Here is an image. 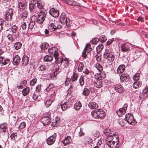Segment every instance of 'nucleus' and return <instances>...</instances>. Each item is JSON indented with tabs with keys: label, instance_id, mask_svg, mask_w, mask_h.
<instances>
[{
	"label": "nucleus",
	"instance_id": "obj_1",
	"mask_svg": "<svg viewBox=\"0 0 148 148\" xmlns=\"http://www.w3.org/2000/svg\"><path fill=\"white\" fill-rule=\"evenodd\" d=\"M91 114L92 117L95 119H102L105 116L104 111L100 109L92 111Z\"/></svg>",
	"mask_w": 148,
	"mask_h": 148
},
{
	"label": "nucleus",
	"instance_id": "obj_2",
	"mask_svg": "<svg viewBox=\"0 0 148 148\" xmlns=\"http://www.w3.org/2000/svg\"><path fill=\"white\" fill-rule=\"evenodd\" d=\"M103 57L105 59L111 62L113 61L114 59V53L106 49L103 54Z\"/></svg>",
	"mask_w": 148,
	"mask_h": 148
},
{
	"label": "nucleus",
	"instance_id": "obj_3",
	"mask_svg": "<svg viewBox=\"0 0 148 148\" xmlns=\"http://www.w3.org/2000/svg\"><path fill=\"white\" fill-rule=\"evenodd\" d=\"M60 23L63 25L66 24L67 27L69 26L70 20L69 18H66V15L64 13H62L60 18Z\"/></svg>",
	"mask_w": 148,
	"mask_h": 148
},
{
	"label": "nucleus",
	"instance_id": "obj_4",
	"mask_svg": "<svg viewBox=\"0 0 148 148\" xmlns=\"http://www.w3.org/2000/svg\"><path fill=\"white\" fill-rule=\"evenodd\" d=\"M46 13L43 11H41L39 13L37 18L36 21L38 23H43L46 18Z\"/></svg>",
	"mask_w": 148,
	"mask_h": 148
},
{
	"label": "nucleus",
	"instance_id": "obj_5",
	"mask_svg": "<svg viewBox=\"0 0 148 148\" xmlns=\"http://www.w3.org/2000/svg\"><path fill=\"white\" fill-rule=\"evenodd\" d=\"M125 118L126 121L129 124L135 125L136 123V121L134 119L133 116L131 114H126Z\"/></svg>",
	"mask_w": 148,
	"mask_h": 148
},
{
	"label": "nucleus",
	"instance_id": "obj_6",
	"mask_svg": "<svg viewBox=\"0 0 148 148\" xmlns=\"http://www.w3.org/2000/svg\"><path fill=\"white\" fill-rule=\"evenodd\" d=\"M113 136L116 138L117 140L116 142H115V141H113L112 142H107L106 143L107 144L110 148H118L119 147V143L118 142V140L117 139L118 136L116 134H113Z\"/></svg>",
	"mask_w": 148,
	"mask_h": 148
},
{
	"label": "nucleus",
	"instance_id": "obj_7",
	"mask_svg": "<svg viewBox=\"0 0 148 148\" xmlns=\"http://www.w3.org/2000/svg\"><path fill=\"white\" fill-rule=\"evenodd\" d=\"M62 27V26L60 25L56 26L53 23H50L48 25V28L49 30L51 32L56 31L57 29H59Z\"/></svg>",
	"mask_w": 148,
	"mask_h": 148
},
{
	"label": "nucleus",
	"instance_id": "obj_8",
	"mask_svg": "<svg viewBox=\"0 0 148 148\" xmlns=\"http://www.w3.org/2000/svg\"><path fill=\"white\" fill-rule=\"evenodd\" d=\"M58 51V49L56 47L51 48L48 49L49 53L51 54L52 56H53L56 58L57 56L59 55Z\"/></svg>",
	"mask_w": 148,
	"mask_h": 148
},
{
	"label": "nucleus",
	"instance_id": "obj_9",
	"mask_svg": "<svg viewBox=\"0 0 148 148\" xmlns=\"http://www.w3.org/2000/svg\"><path fill=\"white\" fill-rule=\"evenodd\" d=\"M56 134L54 133L53 135L47 138V142L49 145H51L54 143L56 139Z\"/></svg>",
	"mask_w": 148,
	"mask_h": 148
},
{
	"label": "nucleus",
	"instance_id": "obj_10",
	"mask_svg": "<svg viewBox=\"0 0 148 148\" xmlns=\"http://www.w3.org/2000/svg\"><path fill=\"white\" fill-rule=\"evenodd\" d=\"M13 12V10L12 9H10L8 10L5 14V20L10 21L12 19Z\"/></svg>",
	"mask_w": 148,
	"mask_h": 148
},
{
	"label": "nucleus",
	"instance_id": "obj_11",
	"mask_svg": "<svg viewBox=\"0 0 148 148\" xmlns=\"http://www.w3.org/2000/svg\"><path fill=\"white\" fill-rule=\"evenodd\" d=\"M49 14L54 17H57L59 15L58 10L53 8H51L49 11Z\"/></svg>",
	"mask_w": 148,
	"mask_h": 148
},
{
	"label": "nucleus",
	"instance_id": "obj_12",
	"mask_svg": "<svg viewBox=\"0 0 148 148\" xmlns=\"http://www.w3.org/2000/svg\"><path fill=\"white\" fill-rule=\"evenodd\" d=\"M36 3H30L29 4V8L31 12L33 13H37V8H36Z\"/></svg>",
	"mask_w": 148,
	"mask_h": 148
},
{
	"label": "nucleus",
	"instance_id": "obj_13",
	"mask_svg": "<svg viewBox=\"0 0 148 148\" xmlns=\"http://www.w3.org/2000/svg\"><path fill=\"white\" fill-rule=\"evenodd\" d=\"M41 121L44 125L45 126L51 123V119L48 117L45 116L42 118Z\"/></svg>",
	"mask_w": 148,
	"mask_h": 148
},
{
	"label": "nucleus",
	"instance_id": "obj_14",
	"mask_svg": "<svg viewBox=\"0 0 148 148\" xmlns=\"http://www.w3.org/2000/svg\"><path fill=\"white\" fill-rule=\"evenodd\" d=\"M21 66H25L27 65L29 63V58L26 56H23L22 58Z\"/></svg>",
	"mask_w": 148,
	"mask_h": 148
},
{
	"label": "nucleus",
	"instance_id": "obj_15",
	"mask_svg": "<svg viewBox=\"0 0 148 148\" xmlns=\"http://www.w3.org/2000/svg\"><path fill=\"white\" fill-rule=\"evenodd\" d=\"M94 85L96 87L98 88H101L103 85L102 81L101 79L95 78Z\"/></svg>",
	"mask_w": 148,
	"mask_h": 148
},
{
	"label": "nucleus",
	"instance_id": "obj_16",
	"mask_svg": "<svg viewBox=\"0 0 148 148\" xmlns=\"http://www.w3.org/2000/svg\"><path fill=\"white\" fill-rule=\"evenodd\" d=\"M130 48L129 45L126 43L123 44L121 46V51L123 52H127L130 51Z\"/></svg>",
	"mask_w": 148,
	"mask_h": 148
},
{
	"label": "nucleus",
	"instance_id": "obj_17",
	"mask_svg": "<svg viewBox=\"0 0 148 148\" xmlns=\"http://www.w3.org/2000/svg\"><path fill=\"white\" fill-rule=\"evenodd\" d=\"M21 58L18 55H16L13 58L12 63L14 65L17 66L18 65L20 62Z\"/></svg>",
	"mask_w": 148,
	"mask_h": 148
},
{
	"label": "nucleus",
	"instance_id": "obj_18",
	"mask_svg": "<svg viewBox=\"0 0 148 148\" xmlns=\"http://www.w3.org/2000/svg\"><path fill=\"white\" fill-rule=\"evenodd\" d=\"M94 76L95 78L102 80L106 77V75L105 73H96L95 75Z\"/></svg>",
	"mask_w": 148,
	"mask_h": 148
},
{
	"label": "nucleus",
	"instance_id": "obj_19",
	"mask_svg": "<svg viewBox=\"0 0 148 148\" xmlns=\"http://www.w3.org/2000/svg\"><path fill=\"white\" fill-rule=\"evenodd\" d=\"M9 59H5L4 57H0V64L1 65H5L8 64L10 62Z\"/></svg>",
	"mask_w": 148,
	"mask_h": 148
},
{
	"label": "nucleus",
	"instance_id": "obj_20",
	"mask_svg": "<svg viewBox=\"0 0 148 148\" xmlns=\"http://www.w3.org/2000/svg\"><path fill=\"white\" fill-rule=\"evenodd\" d=\"M114 89L116 92L119 93H121L123 91V87L120 85H116L115 86Z\"/></svg>",
	"mask_w": 148,
	"mask_h": 148
},
{
	"label": "nucleus",
	"instance_id": "obj_21",
	"mask_svg": "<svg viewBox=\"0 0 148 148\" xmlns=\"http://www.w3.org/2000/svg\"><path fill=\"white\" fill-rule=\"evenodd\" d=\"M125 66L123 64L120 65L118 68L117 71L118 73H123L125 69Z\"/></svg>",
	"mask_w": 148,
	"mask_h": 148
},
{
	"label": "nucleus",
	"instance_id": "obj_22",
	"mask_svg": "<svg viewBox=\"0 0 148 148\" xmlns=\"http://www.w3.org/2000/svg\"><path fill=\"white\" fill-rule=\"evenodd\" d=\"M89 108L91 109H95L98 107V105L95 102H90L88 104Z\"/></svg>",
	"mask_w": 148,
	"mask_h": 148
},
{
	"label": "nucleus",
	"instance_id": "obj_23",
	"mask_svg": "<svg viewBox=\"0 0 148 148\" xmlns=\"http://www.w3.org/2000/svg\"><path fill=\"white\" fill-rule=\"evenodd\" d=\"M127 104H125L124 105V107L121 108H120L119 110V112L121 114H124L126 112V111L127 110Z\"/></svg>",
	"mask_w": 148,
	"mask_h": 148
},
{
	"label": "nucleus",
	"instance_id": "obj_24",
	"mask_svg": "<svg viewBox=\"0 0 148 148\" xmlns=\"http://www.w3.org/2000/svg\"><path fill=\"white\" fill-rule=\"evenodd\" d=\"M71 141V137L69 136H67L64 140H63V143L65 145L70 143Z\"/></svg>",
	"mask_w": 148,
	"mask_h": 148
},
{
	"label": "nucleus",
	"instance_id": "obj_25",
	"mask_svg": "<svg viewBox=\"0 0 148 148\" xmlns=\"http://www.w3.org/2000/svg\"><path fill=\"white\" fill-rule=\"evenodd\" d=\"M69 103L66 102L61 105V108L62 110L63 111L66 110L69 107Z\"/></svg>",
	"mask_w": 148,
	"mask_h": 148
},
{
	"label": "nucleus",
	"instance_id": "obj_26",
	"mask_svg": "<svg viewBox=\"0 0 148 148\" xmlns=\"http://www.w3.org/2000/svg\"><path fill=\"white\" fill-rule=\"evenodd\" d=\"M53 59V56L46 55L44 58V60L46 62H51Z\"/></svg>",
	"mask_w": 148,
	"mask_h": 148
},
{
	"label": "nucleus",
	"instance_id": "obj_27",
	"mask_svg": "<svg viewBox=\"0 0 148 148\" xmlns=\"http://www.w3.org/2000/svg\"><path fill=\"white\" fill-rule=\"evenodd\" d=\"M142 84L141 82L136 81L134 83L133 86L134 88H137L141 87Z\"/></svg>",
	"mask_w": 148,
	"mask_h": 148
},
{
	"label": "nucleus",
	"instance_id": "obj_28",
	"mask_svg": "<svg viewBox=\"0 0 148 148\" xmlns=\"http://www.w3.org/2000/svg\"><path fill=\"white\" fill-rule=\"evenodd\" d=\"M82 106V104L81 102L79 101H77L75 104L74 108L76 110H78Z\"/></svg>",
	"mask_w": 148,
	"mask_h": 148
},
{
	"label": "nucleus",
	"instance_id": "obj_29",
	"mask_svg": "<svg viewBox=\"0 0 148 148\" xmlns=\"http://www.w3.org/2000/svg\"><path fill=\"white\" fill-rule=\"evenodd\" d=\"M69 93L71 94L73 93L76 91V88L73 85H71L68 90Z\"/></svg>",
	"mask_w": 148,
	"mask_h": 148
},
{
	"label": "nucleus",
	"instance_id": "obj_30",
	"mask_svg": "<svg viewBox=\"0 0 148 148\" xmlns=\"http://www.w3.org/2000/svg\"><path fill=\"white\" fill-rule=\"evenodd\" d=\"M26 7L25 4L24 3H22L21 2H19L18 3V8L20 9L24 10L25 8Z\"/></svg>",
	"mask_w": 148,
	"mask_h": 148
},
{
	"label": "nucleus",
	"instance_id": "obj_31",
	"mask_svg": "<svg viewBox=\"0 0 148 148\" xmlns=\"http://www.w3.org/2000/svg\"><path fill=\"white\" fill-rule=\"evenodd\" d=\"M7 125L6 123H3L0 124V128L2 130H3V131L4 132H6L7 130Z\"/></svg>",
	"mask_w": 148,
	"mask_h": 148
},
{
	"label": "nucleus",
	"instance_id": "obj_32",
	"mask_svg": "<svg viewBox=\"0 0 148 148\" xmlns=\"http://www.w3.org/2000/svg\"><path fill=\"white\" fill-rule=\"evenodd\" d=\"M35 24V22L34 21H31L28 24V29L32 30L34 27Z\"/></svg>",
	"mask_w": 148,
	"mask_h": 148
},
{
	"label": "nucleus",
	"instance_id": "obj_33",
	"mask_svg": "<svg viewBox=\"0 0 148 148\" xmlns=\"http://www.w3.org/2000/svg\"><path fill=\"white\" fill-rule=\"evenodd\" d=\"M78 73H73V76H71V79L72 82H74L76 81L78 77Z\"/></svg>",
	"mask_w": 148,
	"mask_h": 148
},
{
	"label": "nucleus",
	"instance_id": "obj_34",
	"mask_svg": "<svg viewBox=\"0 0 148 148\" xmlns=\"http://www.w3.org/2000/svg\"><path fill=\"white\" fill-rule=\"evenodd\" d=\"M142 94L144 98L148 97V88H145L144 89Z\"/></svg>",
	"mask_w": 148,
	"mask_h": 148
},
{
	"label": "nucleus",
	"instance_id": "obj_35",
	"mask_svg": "<svg viewBox=\"0 0 148 148\" xmlns=\"http://www.w3.org/2000/svg\"><path fill=\"white\" fill-rule=\"evenodd\" d=\"M14 47L16 50L19 49L21 47L22 44L20 42H17L14 44Z\"/></svg>",
	"mask_w": 148,
	"mask_h": 148
},
{
	"label": "nucleus",
	"instance_id": "obj_36",
	"mask_svg": "<svg viewBox=\"0 0 148 148\" xmlns=\"http://www.w3.org/2000/svg\"><path fill=\"white\" fill-rule=\"evenodd\" d=\"M90 91L89 90L86 88H85L83 90L82 95L84 96H87L89 95Z\"/></svg>",
	"mask_w": 148,
	"mask_h": 148
},
{
	"label": "nucleus",
	"instance_id": "obj_37",
	"mask_svg": "<svg viewBox=\"0 0 148 148\" xmlns=\"http://www.w3.org/2000/svg\"><path fill=\"white\" fill-rule=\"evenodd\" d=\"M84 50H85L88 53L91 51L92 49L90 45L88 44H87Z\"/></svg>",
	"mask_w": 148,
	"mask_h": 148
},
{
	"label": "nucleus",
	"instance_id": "obj_38",
	"mask_svg": "<svg viewBox=\"0 0 148 148\" xmlns=\"http://www.w3.org/2000/svg\"><path fill=\"white\" fill-rule=\"evenodd\" d=\"M58 56H57L56 57V58H55V59L56 60L55 62H56L58 64H60H60L63 61V60L62 58L59 57Z\"/></svg>",
	"mask_w": 148,
	"mask_h": 148
},
{
	"label": "nucleus",
	"instance_id": "obj_39",
	"mask_svg": "<svg viewBox=\"0 0 148 148\" xmlns=\"http://www.w3.org/2000/svg\"><path fill=\"white\" fill-rule=\"evenodd\" d=\"M128 76V75L125 74H123L121 75L120 77V79L123 82L124 81H125L127 79Z\"/></svg>",
	"mask_w": 148,
	"mask_h": 148
},
{
	"label": "nucleus",
	"instance_id": "obj_40",
	"mask_svg": "<svg viewBox=\"0 0 148 148\" xmlns=\"http://www.w3.org/2000/svg\"><path fill=\"white\" fill-rule=\"evenodd\" d=\"M30 89L29 87H27L24 88L22 91V94L23 96L26 95L29 93Z\"/></svg>",
	"mask_w": 148,
	"mask_h": 148
},
{
	"label": "nucleus",
	"instance_id": "obj_41",
	"mask_svg": "<svg viewBox=\"0 0 148 148\" xmlns=\"http://www.w3.org/2000/svg\"><path fill=\"white\" fill-rule=\"evenodd\" d=\"M44 5L45 4L43 2H38L37 3L38 8L39 9L43 10Z\"/></svg>",
	"mask_w": 148,
	"mask_h": 148
},
{
	"label": "nucleus",
	"instance_id": "obj_42",
	"mask_svg": "<svg viewBox=\"0 0 148 148\" xmlns=\"http://www.w3.org/2000/svg\"><path fill=\"white\" fill-rule=\"evenodd\" d=\"M49 44L47 43L44 42L40 45V47L42 49L45 50L48 48Z\"/></svg>",
	"mask_w": 148,
	"mask_h": 148
},
{
	"label": "nucleus",
	"instance_id": "obj_43",
	"mask_svg": "<svg viewBox=\"0 0 148 148\" xmlns=\"http://www.w3.org/2000/svg\"><path fill=\"white\" fill-rule=\"evenodd\" d=\"M28 13L26 11H25L24 12H23L22 14H21L20 15V16L21 18L23 19H24L26 18L27 16Z\"/></svg>",
	"mask_w": 148,
	"mask_h": 148
},
{
	"label": "nucleus",
	"instance_id": "obj_44",
	"mask_svg": "<svg viewBox=\"0 0 148 148\" xmlns=\"http://www.w3.org/2000/svg\"><path fill=\"white\" fill-rule=\"evenodd\" d=\"M96 68L99 70L100 72H101L103 70L102 66L98 63H97L96 64Z\"/></svg>",
	"mask_w": 148,
	"mask_h": 148
},
{
	"label": "nucleus",
	"instance_id": "obj_45",
	"mask_svg": "<svg viewBox=\"0 0 148 148\" xmlns=\"http://www.w3.org/2000/svg\"><path fill=\"white\" fill-rule=\"evenodd\" d=\"M140 74L138 73H136L133 77L134 80L135 81H137L138 80H139L140 78Z\"/></svg>",
	"mask_w": 148,
	"mask_h": 148
},
{
	"label": "nucleus",
	"instance_id": "obj_46",
	"mask_svg": "<svg viewBox=\"0 0 148 148\" xmlns=\"http://www.w3.org/2000/svg\"><path fill=\"white\" fill-rule=\"evenodd\" d=\"M110 130L109 129H106L104 130L103 132L105 135L108 136L110 134H111L110 133Z\"/></svg>",
	"mask_w": 148,
	"mask_h": 148
},
{
	"label": "nucleus",
	"instance_id": "obj_47",
	"mask_svg": "<svg viewBox=\"0 0 148 148\" xmlns=\"http://www.w3.org/2000/svg\"><path fill=\"white\" fill-rule=\"evenodd\" d=\"M103 48V45L102 44H99L96 48V50L97 52L101 51Z\"/></svg>",
	"mask_w": 148,
	"mask_h": 148
},
{
	"label": "nucleus",
	"instance_id": "obj_48",
	"mask_svg": "<svg viewBox=\"0 0 148 148\" xmlns=\"http://www.w3.org/2000/svg\"><path fill=\"white\" fill-rule=\"evenodd\" d=\"M18 27L15 25H13L11 28L12 33H16L18 31Z\"/></svg>",
	"mask_w": 148,
	"mask_h": 148
},
{
	"label": "nucleus",
	"instance_id": "obj_49",
	"mask_svg": "<svg viewBox=\"0 0 148 148\" xmlns=\"http://www.w3.org/2000/svg\"><path fill=\"white\" fill-rule=\"evenodd\" d=\"M79 83L81 86H83L84 83V78L83 76H81L79 79Z\"/></svg>",
	"mask_w": 148,
	"mask_h": 148
},
{
	"label": "nucleus",
	"instance_id": "obj_50",
	"mask_svg": "<svg viewBox=\"0 0 148 148\" xmlns=\"http://www.w3.org/2000/svg\"><path fill=\"white\" fill-rule=\"evenodd\" d=\"M99 39V40L102 42H104L106 40V38L105 36H100Z\"/></svg>",
	"mask_w": 148,
	"mask_h": 148
},
{
	"label": "nucleus",
	"instance_id": "obj_51",
	"mask_svg": "<svg viewBox=\"0 0 148 148\" xmlns=\"http://www.w3.org/2000/svg\"><path fill=\"white\" fill-rule=\"evenodd\" d=\"M26 126V124L24 122H21L19 127V129H22L24 128Z\"/></svg>",
	"mask_w": 148,
	"mask_h": 148
},
{
	"label": "nucleus",
	"instance_id": "obj_52",
	"mask_svg": "<svg viewBox=\"0 0 148 148\" xmlns=\"http://www.w3.org/2000/svg\"><path fill=\"white\" fill-rule=\"evenodd\" d=\"M47 69L46 67L44 65H41L39 67L38 70L39 71H44Z\"/></svg>",
	"mask_w": 148,
	"mask_h": 148
},
{
	"label": "nucleus",
	"instance_id": "obj_53",
	"mask_svg": "<svg viewBox=\"0 0 148 148\" xmlns=\"http://www.w3.org/2000/svg\"><path fill=\"white\" fill-rule=\"evenodd\" d=\"M126 121L125 120H123L122 119H119L118 122L119 124L122 126H123L125 125V122Z\"/></svg>",
	"mask_w": 148,
	"mask_h": 148
},
{
	"label": "nucleus",
	"instance_id": "obj_54",
	"mask_svg": "<svg viewBox=\"0 0 148 148\" xmlns=\"http://www.w3.org/2000/svg\"><path fill=\"white\" fill-rule=\"evenodd\" d=\"M112 135V134H110L108 136L107 138V142H112L111 140H113L114 138V137Z\"/></svg>",
	"mask_w": 148,
	"mask_h": 148
},
{
	"label": "nucleus",
	"instance_id": "obj_55",
	"mask_svg": "<svg viewBox=\"0 0 148 148\" xmlns=\"http://www.w3.org/2000/svg\"><path fill=\"white\" fill-rule=\"evenodd\" d=\"M99 39L98 38H94L92 39V41L91 42V43L92 44H96L98 42Z\"/></svg>",
	"mask_w": 148,
	"mask_h": 148
},
{
	"label": "nucleus",
	"instance_id": "obj_56",
	"mask_svg": "<svg viewBox=\"0 0 148 148\" xmlns=\"http://www.w3.org/2000/svg\"><path fill=\"white\" fill-rule=\"evenodd\" d=\"M84 68V64L83 63H80L78 68V70L79 72H81Z\"/></svg>",
	"mask_w": 148,
	"mask_h": 148
},
{
	"label": "nucleus",
	"instance_id": "obj_57",
	"mask_svg": "<svg viewBox=\"0 0 148 148\" xmlns=\"http://www.w3.org/2000/svg\"><path fill=\"white\" fill-rule=\"evenodd\" d=\"M37 79L36 78H33L30 82V83L32 86H34L36 83Z\"/></svg>",
	"mask_w": 148,
	"mask_h": 148
},
{
	"label": "nucleus",
	"instance_id": "obj_58",
	"mask_svg": "<svg viewBox=\"0 0 148 148\" xmlns=\"http://www.w3.org/2000/svg\"><path fill=\"white\" fill-rule=\"evenodd\" d=\"M52 101L51 100L47 101L45 103V105L46 107H49L51 104Z\"/></svg>",
	"mask_w": 148,
	"mask_h": 148
},
{
	"label": "nucleus",
	"instance_id": "obj_59",
	"mask_svg": "<svg viewBox=\"0 0 148 148\" xmlns=\"http://www.w3.org/2000/svg\"><path fill=\"white\" fill-rule=\"evenodd\" d=\"M66 2L67 3L70 5H75L74 1H71V0H66Z\"/></svg>",
	"mask_w": 148,
	"mask_h": 148
},
{
	"label": "nucleus",
	"instance_id": "obj_60",
	"mask_svg": "<svg viewBox=\"0 0 148 148\" xmlns=\"http://www.w3.org/2000/svg\"><path fill=\"white\" fill-rule=\"evenodd\" d=\"M21 27L23 29H25L27 28V24L25 22H23L22 23Z\"/></svg>",
	"mask_w": 148,
	"mask_h": 148
},
{
	"label": "nucleus",
	"instance_id": "obj_61",
	"mask_svg": "<svg viewBox=\"0 0 148 148\" xmlns=\"http://www.w3.org/2000/svg\"><path fill=\"white\" fill-rule=\"evenodd\" d=\"M71 78H67L65 81V84L66 86H67L70 83L71 81Z\"/></svg>",
	"mask_w": 148,
	"mask_h": 148
},
{
	"label": "nucleus",
	"instance_id": "obj_62",
	"mask_svg": "<svg viewBox=\"0 0 148 148\" xmlns=\"http://www.w3.org/2000/svg\"><path fill=\"white\" fill-rule=\"evenodd\" d=\"M41 90V85H38L36 88V91L39 92Z\"/></svg>",
	"mask_w": 148,
	"mask_h": 148
},
{
	"label": "nucleus",
	"instance_id": "obj_63",
	"mask_svg": "<svg viewBox=\"0 0 148 148\" xmlns=\"http://www.w3.org/2000/svg\"><path fill=\"white\" fill-rule=\"evenodd\" d=\"M96 59L97 61H99L101 58V56L100 54L97 55L95 56Z\"/></svg>",
	"mask_w": 148,
	"mask_h": 148
},
{
	"label": "nucleus",
	"instance_id": "obj_64",
	"mask_svg": "<svg viewBox=\"0 0 148 148\" xmlns=\"http://www.w3.org/2000/svg\"><path fill=\"white\" fill-rule=\"evenodd\" d=\"M38 95L36 93H33L32 98L34 100H35L36 99L38 98Z\"/></svg>",
	"mask_w": 148,
	"mask_h": 148
}]
</instances>
